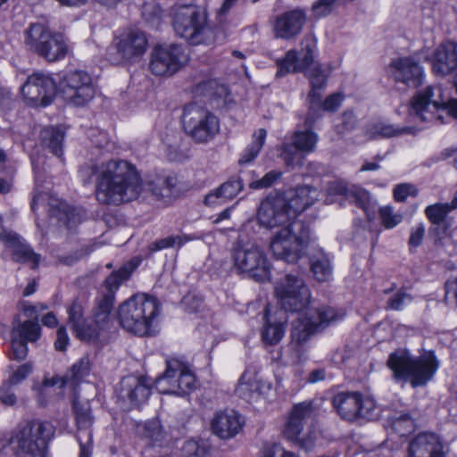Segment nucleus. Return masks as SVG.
Listing matches in <instances>:
<instances>
[{
  "instance_id": "nucleus-33",
  "label": "nucleus",
  "mask_w": 457,
  "mask_h": 457,
  "mask_svg": "<svg viewBox=\"0 0 457 457\" xmlns=\"http://www.w3.org/2000/svg\"><path fill=\"white\" fill-rule=\"evenodd\" d=\"M4 243L7 247L12 249L14 262L28 263L32 269L37 268L41 261V255L36 253L24 239L14 233L7 236V240Z\"/></svg>"
},
{
  "instance_id": "nucleus-51",
  "label": "nucleus",
  "mask_w": 457,
  "mask_h": 457,
  "mask_svg": "<svg viewBox=\"0 0 457 457\" xmlns=\"http://www.w3.org/2000/svg\"><path fill=\"white\" fill-rule=\"evenodd\" d=\"M452 210L446 203H436L428 205L424 213L430 223L446 222L445 219Z\"/></svg>"
},
{
  "instance_id": "nucleus-60",
  "label": "nucleus",
  "mask_w": 457,
  "mask_h": 457,
  "mask_svg": "<svg viewBox=\"0 0 457 457\" xmlns=\"http://www.w3.org/2000/svg\"><path fill=\"white\" fill-rule=\"evenodd\" d=\"M417 194L415 187L408 183L399 184L394 188V198L397 202H404L408 196H416Z\"/></svg>"
},
{
  "instance_id": "nucleus-20",
  "label": "nucleus",
  "mask_w": 457,
  "mask_h": 457,
  "mask_svg": "<svg viewBox=\"0 0 457 457\" xmlns=\"http://www.w3.org/2000/svg\"><path fill=\"white\" fill-rule=\"evenodd\" d=\"M64 97L74 105L88 103L95 96L90 75L83 71L67 72L60 82Z\"/></svg>"
},
{
  "instance_id": "nucleus-5",
  "label": "nucleus",
  "mask_w": 457,
  "mask_h": 457,
  "mask_svg": "<svg viewBox=\"0 0 457 457\" xmlns=\"http://www.w3.org/2000/svg\"><path fill=\"white\" fill-rule=\"evenodd\" d=\"M54 426L41 420H27L7 440H0V449L9 446L16 457H46L47 446L54 438Z\"/></svg>"
},
{
  "instance_id": "nucleus-55",
  "label": "nucleus",
  "mask_w": 457,
  "mask_h": 457,
  "mask_svg": "<svg viewBox=\"0 0 457 457\" xmlns=\"http://www.w3.org/2000/svg\"><path fill=\"white\" fill-rule=\"evenodd\" d=\"M449 228L448 222L431 223L428 235L436 245H443V241L451 237Z\"/></svg>"
},
{
  "instance_id": "nucleus-19",
  "label": "nucleus",
  "mask_w": 457,
  "mask_h": 457,
  "mask_svg": "<svg viewBox=\"0 0 457 457\" xmlns=\"http://www.w3.org/2000/svg\"><path fill=\"white\" fill-rule=\"evenodd\" d=\"M332 404L340 417L346 420L370 419L375 407L371 399L359 392H340L333 396Z\"/></svg>"
},
{
  "instance_id": "nucleus-22",
  "label": "nucleus",
  "mask_w": 457,
  "mask_h": 457,
  "mask_svg": "<svg viewBox=\"0 0 457 457\" xmlns=\"http://www.w3.org/2000/svg\"><path fill=\"white\" fill-rule=\"evenodd\" d=\"M113 44L118 56L110 57L112 62H134L140 59L145 53L147 38L143 31L137 29H130L117 36Z\"/></svg>"
},
{
  "instance_id": "nucleus-30",
  "label": "nucleus",
  "mask_w": 457,
  "mask_h": 457,
  "mask_svg": "<svg viewBox=\"0 0 457 457\" xmlns=\"http://www.w3.org/2000/svg\"><path fill=\"white\" fill-rule=\"evenodd\" d=\"M244 420L234 410L218 411L212 420V430L220 438L235 436L242 429Z\"/></svg>"
},
{
  "instance_id": "nucleus-28",
  "label": "nucleus",
  "mask_w": 457,
  "mask_h": 457,
  "mask_svg": "<svg viewBox=\"0 0 457 457\" xmlns=\"http://www.w3.org/2000/svg\"><path fill=\"white\" fill-rule=\"evenodd\" d=\"M270 389V384L262 380L257 372L245 370L238 379L235 394L251 403L264 395Z\"/></svg>"
},
{
  "instance_id": "nucleus-58",
  "label": "nucleus",
  "mask_w": 457,
  "mask_h": 457,
  "mask_svg": "<svg viewBox=\"0 0 457 457\" xmlns=\"http://www.w3.org/2000/svg\"><path fill=\"white\" fill-rule=\"evenodd\" d=\"M337 0H317L312 4V13L316 19L329 15L335 9Z\"/></svg>"
},
{
  "instance_id": "nucleus-13",
  "label": "nucleus",
  "mask_w": 457,
  "mask_h": 457,
  "mask_svg": "<svg viewBox=\"0 0 457 457\" xmlns=\"http://www.w3.org/2000/svg\"><path fill=\"white\" fill-rule=\"evenodd\" d=\"M188 60V54L181 45H157L150 54L149 70L155 76L170 77L180 71Z\"/></svg>"
},
{
  "instance_id": "nucleus-34",
  "label": "nucleus",
  "mask_w": 457,
  "mask_h": 457,
  "mask_svg": "<svg viewBox=\"0 0 457 457\" xmlns=\"http://www.w3.org/2000/svg\"><path fill=\"white\" fill-rule=\"evenodd\" d=\"M113 304L114 302L112 301V296H98L96 299L95 306L88 320V327L95 328L96 339L99 337L101 332L108 327Z\"/></svg>"
},
{
  "instance_id": "nucleus-43",
  "label": "nucleus",
  "mask_w": 457,
  "mask_h": 457,
  "mask_svg": "<svg viewBox=\"0 0 457 457\" xmlns=\"http://www.w3.org/2000/svg\"><path fill=\"white\" fill-rule=\"evenodd\" d=\"M204 236L202 234H183V235H176V236H169L167 237H163L153 242L149 245V249L152 252L161 251L162 249L170 248V247H181L186 243L193 241V240H203Z\"/></svg>"
},
{
  "instance_id": "nucleus-32",
  "label": "nucleus",
  "mask_w": 457,
  "mask_h": 457,
  "mask_svg": "<svg viewBox=\"0 0 457 457\" xmlns=\"http://www.w3.org/2000/svg\"><path fill=\"white\" fill-rule=\"evenodd\" d=\"M244 189L243 179L239 177L231 178L210 191L204 197V203L207 206L224 204L234 199Z\"/></svg>"
},
{
  "instance_id": "nucleus-31",
  "label": "nucleus",
  "mask_w": 457,
  "mask_h": 457,
  "mask_svg": "<svg viewBox=\"0 0 457 457\" xmlns=\"http://www.w3.org/2000/svg\"><path fill=\"white\" fill-rule=\"evenodd\" d=\"M287 201L288 209L295 220L318 200L319 191L310 186H300L282 194Z\"/></svg>"
},
{
  "instance_id": "nucleus-63",
  "label": "nucleus",
  "mask_w": 457,
  "mask_h": 457,
  "mask_svg": "<svg viewBox=\"0 0 457 457\" xmlns=\"http://www.w3.org/2000/svg\"><path fill=\"white\" fill-rule=\"evenodd\" d=\"M145 434L153 441L161 440L162 438V428L160 420H148L145 425Z\"/></svg>"
},
{
  "instance_id": "nucleus-64",
  "label": "nucleus",
  "mask_w": 457,
  "mask_h": 457,
  "mask_svg": "<svg viewBox=\"0 0 457 457\" xmlns=\"http://www.w3.org/2000/svg\"><path fill=\"white\" fill-rule=\"evenodd\" d=\"M262 457H296V455L287 451L280 445L273 444L263 448Z\"/></svg>"
},
{
  "instance_id": "nucleus-26",
  "label": "nucleus",
  "mask_w": 457,
  "mask_h": 457,
  "mask_svg": "<svg viewBox=\"0 0 457 457\" xmlns=\"http://www.w3.org/2000/svg\"><path fill=\"white\" fill-rule=\"evenodd\" d=\"M86 301L74 299L67 305L68 324L76 337L86 342L96 341L95 328L88 327V319L85 318Z\"/></svg>"
},
{
  "instance_id": "nucleus-29",
  "label": "nucleus",
  "mask_w": 457,
  "mask_h": 457,
  "mask_svg": "<svg viewBox=\"0 0 457 457\" xmlns=\"http://www.w3.org/2000/svg\"><path fill=\"white\" fill-rule=\"evenodd\" d=\"M409 457H445L443 444L435 433H420L408 447Z\"/></svg>"
},
{
  "instance_id": "nucleus-40",
  "label": "nucleus",
  "mask_w": 457,
  "mask_h": 457,
  "mask_svg": "<svg viewBox=\"0 0 457 457\" xmlns=\"http://www.w3.org/2000/svg\"><path fill=\"white\" fill-rule=\"evenodd\" d=\"M311 270L317 281H328L333 272L329 256L323 251L312 255L311 258Z\"/></svg>"
},
{
  "instance_id": "nucleus-48",
  "label": "nucleus",
  "mask_w": 457,
  "mask_h": 457,
  "mask_svg": "<svg viewBox=\"0 0 457 457\" xmlns=\"http://www.w3.org/2000/svg\"><path fill=\"white\" fill-rule=\"evenodd\" d=\"M182 457H210L211 445L206 440L186 441L181 447Z\"/></svg>"
},
{
  "instance_id": "nucleus-12",
  "label": "nucleus",
  "mask_w": 457,
  "mask_h": 457,
  "mask_svg": "<svg viewBox=\"0 0 457 457\" xmlns=\"http://www.w3.org/2000/svg\"><path fill=\"white\" fill-rule=\"evenodd\" d=\"M275 293L286 312H301L311 303V292L303 278L286 275L275 287Z\"/></svg>"
},
{
  "instance_id": "nucleus-37",
  "label": "nucleus",
  "mask_w": 457,
  "mask_h": 457,
  "mask_svg": "<svg viewBox=\"0 0 457 457\" xmlns=\"http://www.w3.org/2000/svg\"><path fill=\"white\" fill-rule=\"evenodd\" d=\"M344 100V96L341 93H334L328 96L324 100L320 99V104L317 112H312L311 104H308V112L306 114L304 123L308 127H313L317 120L322 117L323 112H335L337 111Z\"/></svg>"
},
{
  "instance_id": "nucleus-57",
  "label": "nucleus",
  "mask_w": 457,
  "mask_h": 457,
  "mask_svg": "<svg viewBox=\"0 0 457 457\" xmlns=\"http://www.w3.org/2000/svg\"><path fill=\"white\" fill-rule=\"evenodd\" d=\"M411 295L399 290L391 295L386 301V308L394 311H401L412 301Z\"/></svg>"
},
{
  "instance_id": "nucleus-50",
  "label": "nucleus",
  "mask_w": 457,
  "mask_h": 457,
  "mask_svg": "<svg viewBox=\"0 0 457 457\" xmlns=\"http://www.w3.org/2000/svg\"><path fill=\"white\" fill-rule=\"evenodd\" d=\"M21 339L28 342H36L41 336V328L37 320H26L12 331Z\"/></svg>"
},
{
  "instance_id": "nucleus-10",
  "label": "nucleus",
  "mask_w": 457,
  "mask_h": 457,
  "mask_svg": "<svg viewBox=\"0 0 457 457\" xmlns=\"http://www.w3.org/2000/svg\"><path fill=\"white\" fill-rule=\"evenodd\" d=\"M231 260L237 274H246L256 281L270 278V261L262 248L255 243H236L231 250Z\"/></svg>"
},
{
  "instance_id": "nucleus-39",
  "label": "nucleus",
  "mask_w": 457,
  "mask_h": 457,
  "mask_svg": "<svg viewBox=\"0 0 457 457\" xmlns=\"http://www.w3.org/2000/svg\"><path fill=\"white\" fill-rule=\"evenodd\" d=\"M318 329L342 320L343 314L329 306L308 309L305 312Z\"/></svg>"
},
{
  "instance_id": "nucleus-24",
  "label": "nucleus",
  "mask_w": 457,
  "mask_h": 457,
  "mask_svg": "<svg viewBox=\"0 0 457 457\" xmlns=\"http://www.w3.org/2000/svg\"><path fill=\"white\" fill-rule=\"evenodd\" d=\"M432 71L440 76L453 75L457 79V43L442 42L431 56ZM457 92V80L454 82Z\"/></svg>"
},
{
  "instance_id": "nucleus-25",
  "label": "nucleus",
  "mask_w": 457,
  "mask_h": 457,
  "mask_svg": "<svg viewBox=\"0 0 457 457\" xmlns=\"http://www.w3.org/2000/svg\"><path fill=\"white\" fill-rule=\"evenodd\" d=\"M116 390L121 401L136 407L145 403L150 396L151 384L145 377L128 376L121 379Z\"/></svg>"
},
{
  "instance_id": "nucleus-52",
  "label": "nucleus",
  "mask_w": 457,
  "mask_h": 457,
  "mask_svg": "<svg viewBox=\"0 0 457 457\" xmlns=\"http://www.w3.org/2000/svg\"><path fill=\"white\" fill-rule=\"evenodd\" d=\"M162 10L156 2L145 3L142 6V17L152 27H157L162 20Z\"/></svg>"
},
{
  "instance_id": "nucleus-53",
  "label": "nucleus",
  "mask_w": 457,
  "mask_h": 457,
  "mask_svg": "<svg viewBox=\"0 0 457 457\" xmlns=\"http://www.w3.org/2000/svg\"><path fill=\"white\" fill-rule=\"evenodd\" d=\"M379 217L383 227L391 229L403 221V214L395 212L391 206H384L379 209Z\"/></svg>"
},
{
  "instance_id": "nucleus-49",
  "label": "nucleus",
  "mask_w": 457,
  "mask_h": 457,
  "mask_svg": "<svg viewBox=\"0 0 457 457\" xmlns=\"http://www.w3.org/2000/svg\"><path fill=\"white\" fill-rule=\"evenodd\" d=\"M90 371L91 363L88 356L81 357L71 366L67 374L69 383H71L72 386H77L90 374Z\"/></svg>"
},
{
  "instance_id": "nucleus-18",
  "label": "nucleus",
  "mask_w": 457,
  "mask_h": 457,
  "mask_svg": "<svg viewBox=\"0 0 457 457\" xmlns=\"http://www.w3.org/2000/svg\"><path fill=\"white\" fill-rule=\"evenodd\" d=\"M388 78L395 85L406 88H417L423 84L425 74L420 60L414 56L397 57L391 60L386 68Z\"/></svg>"
},
{
  "instance_id": "nucleus-23",
  "label": "nucleus",
  "mask_w": 457,
  "mask_h": 457,
  "mask_svg": "<svg viewBox=\"0 0 457 457\" xmlns=\"http://www.w3.org/2000/svg\"><path fill=\"white\" fill-rule=\"evenodd\" d=\"M73 412L77 426V440L79 445V457H91L93 445L94 417L88 402L73 400Z\"/></svg>"
},
{
  "instance_id": "nucleus-7",
  "label": "nucleus",
  "mask_w": 457,
  "mask_h": 457,
  "mask_svg": "<svg viewBox=\"0 0 457 457\" xmlns=\"http://www.w3.org/2000/svg\"><path fill=\"white\" fill-rule=\"evenodd\" d=\"M410 113L420 121L445 123V118L457 119V99L445 96L439 86H428L413 97Z\"/></svg>"
},
{
  "instance_id": "nucleus-11",
  "label": "nucleus",
  "mask_w": 457,
  "mask_h": 457,
  "mask_svg": "<svg viewBox=\"0 0 457 457\" xmlns=\"http://www.w3.org/2000/svg\"><path fill=\"white\" fill-rule=\"evenodd\" d=\"M181 121L185 132L197 143L209 142L220 131L217 116L196 103L184 107Z\"/></svg>"
},
{
  "instance_id": "nucleus-27",
  "label": "nucleus",
  "mask_w": 457,
  "mask_h": 457,
  "mask_svg": "<svg viewBox=\"0 0 457 457\" xmlns=\"http://www.w3.org/2000/svg\"><path fill=\"white\" fill-rule=\"evenodd\" d=\"M306 21V14L303 10L296 8L282 12L275 18L273 32L277 38L289 40L296 37L302 31Z\"/></svg>"
},
{
  "instance_id": "nucleus-46",
  "label": "nucleus",
  "mask_w": 457,
  "mask_h": 457,
  "mask_svg": "<svg viewBox=\"0 0 457 457\" xmlns=\"http://www.w3.org/2000/svg\"><path fill=\"white\" fill-rule=\"evenodd\" d=\"M51 214L56 216L69 228L75 227L81 220L80 211L62 202L59 204L57 209H52Z\"/></svg>"
},
{
  "instance_id": "nucleus-2",
  "label": "nucleus",
  "mask_w": 457,
  "mask_h": 457,
  "mask_svg": "<svg viewBox=\"0 0 457 457\" xmlns=\"http://www.w3.org/2000/svg\"><path fill=\"white\" fill-rule=\"evenodd\" d=\"M391 378L403 387L408 382L413 388L426 386L436 374L439 362L433 351L413 356L406 349H396L386 361Z\"/></svg>"
},
{
  "instance_id": "nucleus-62",
  "label": "nucleus",
  "mask_w": 457,
  "mask_h": 457,
  "mask_svg": "<svg viewBox=\"0 0 457 457\" xmlns=\"http://www.w3.org/2000/svg\"><path fill=\"white\" fill-rule=\"evenodd\" d=\"M33 367L30 363H24L21 365L6 380L13 386L19 385L21 381L26 379L32 372Z\"/></svg>"
},
{
  "instance_id": "nucleus-4",
  "label": "nucleus",
  "mask_w": 457,
  "mask_h": 457,
  "mask_svg": "<svg viewBox=\"0 0 457 457\" xmlns=\"http://www.w3.org/2000/svg\"><path fill=\"white\" fill-rule=\"evenodd\" d=\"M161 313L159 301L145 294H136L118 308L120 326L138 337L154 336L157 332V317Z\"/></svg>"
},
{
  "instance_id": "nucleus-15",
  "label": "nucleus",
  "mask_w": 457,
  "mask_h": 457,
  "mask_svg": "<svg viewBox=\"0 0 457 457\" xmlns=\"http://www.w3.org/2000/svg\"><path fill=\"white\" fill-rule=\"evenodd\" d=\"M304 129H296L280 146V157L288 168L301 167L304 163L305 155L316 150L319 136L312 128L304 124Z\"/></svg>"
},
{
  "instance_id": "nucleus-41",
  "label": "nucleus",
  "mask_w": 457,
  "mask_h": 457,
  "mask_svg": "<svg viewBox=\"0 0 457 457\" xmlns=\"http://www.w3.org/2000/svg\"><path fill=\"white\" fill-rule=\"evenodd\" d=\"M394 433L399 436H405L411 434L415 428L414 420L409 412L395 411L392 413L386 420Z\"/></svg>"
},
{
  "instance_id": "nucleus-35",
  "label": "nucleus",
  "mask_w": 457,
  "mask_h": 457,
  "mask_svg": "<svg viewBox=\"0 0 457 457\" xmlns=\"http://www.w3.org/2000/svg\"><path fill=\"white\" fill-rule=\"evenodd\" d=\"M285 318H277L270 315L269 306L264 311V324L262 329V339L263 343L273 345L280 342L285 335Z\"/></svg>"
},
{
  "instance_id": "nucleus-14",
  "label": "nucleus",
  "mask_w": 457,
  "mask_h": 457,
  "mask_svg": "<svg viewBox=\"0 0 457 457\" xmlns=\"http://www.w3.org/2000/svg\"><path fill=\"white\" fill-rule=\"evenodd\" d=\"M314 417V408L310 402H303L295 404L289 414L284 429L285 436L298 445V446L309 452L315 446L316 436L313 432H309L306 436L300 437L303 428L309 426Z\"/></svg>"
},
{
  "instance_id": "nucleus-38",
  "label": "nucleus",
  "mask_w": 457,
  "mask_h": 457,
  "mask_svg": "<svg viewBox=\"0 0 457 457\" xmlns=\"http://www.w3.org/2000/svg\"><path fill=\"white\" fill-rule=\"evenodd\" d=\"M41 145L57 157L62 155L64 131L57 127H46L40 132Z\"/></svg>"
},
{
  "instance_id": "nucleus-45",
  "label": "nucleus",
  "mask_w": 457,
  "mask_h": 457,
  "mask_svg": "<svg viewBox=\"0 0 457 457\" xmlns=\"http://www.w3.org/2000/svg\"><path fill=\"white\" fill-rule=\"evenodd\" d=\"M267 131L264 129H259L253 135V142L245 149L238 162L239 164H247L253 162L262 148Z\"/></svg>"
},
{
  "instance_id": "nucleus-8",
  "label": "nucleus",
  "mask_w": 457,
  "mask_h": 457,
  "mask_svg": "<svg viewBox=\"0 0 457 457\" xmlns=\"http://www.w3.org/2000/svg\"><path fill=\"white\" fill-rule=\"evenodd\" d=\"M310 240V228L303 221L278 229L270 237V250L274 258L295 263L304 253Z\"/></svg>"
},
{
  "instance_id": "nucleus-9",
  "label": "nucleus",
  "mask_w": 457,
  "mask_h": 457,
  "mask_svg": "<svg viewBox=\"0 0 457 457\" xmlns=\"http://www.w3.org/2000/svg\"><path fill=\"white\" fill-rule=\"evenodd\" d=\"M24 43L28 50L51 62L65 58L69 52L64 37L42 23L29 25L24 33Z\"/></svg>"
},
{
  "instance_id": "nucleus-59",
  "label": "nucleus",
  "mask_w": 457,
  "mask_h": 457,
  "mask_svg": "<svg viewBox=\"0 0 457 457\" xmlns=\"http://www.w3.org/2000/svg\"><path fill=\"white\" fill-rule=\"evenodd\" d=\"M425 233L426 228L422 222L411 228L410 237L408 240V246L411 252L416 250L422 244Z\"/></svg>"
},
{
  "instance_id": "nucleus-56",
  "label": "nucleus",
  "mask_w": 457,
  "mask_h": 457,
  "mask_svg": "<svg viewBox=\"0 0 457 457\" xmlns=\"http://www.w3.org/2000/svg\"><path fill=\"white\" fill-rule=\"evenodd\" d=\"M282 177L279 170H270L267 172L262 179L253 180L249 183V187L253 190H260L269 188L273 186Z\"/></svg>"
},
{
  "instance_id": "nucleus-17",
  "label": "nucleus",
  "mask_w": 457,
  "mask_h": 457,
  "mask_svg": "<svg viewBox=\"0 0 457 457\" xmlns=\"http://www.w3.org/2000/svg\"><path fill=\"white\" fill-rule=\"evenodd\" d=\"M257 220L260 226L269 229H279L300 221L293 218L287 199L278 193L269 195L261 203Z\"/></svg>"
},
{
  "instance_id": "nucleus-16",
  "label": "nucleus",
  "mask_w": 457,
  "mask_h": 457,
  "mask_svg": "<svg viewBox=\"0 0 457 457\" xmlns=\"http://www.w3.org/2000/svg\"><path fill=\"white\" fill-rule=\"evenodd\" d=\"M161 394L185 395L195 388V375L181 362L167 361L164 374L155 380Z\"/></svg>"
},
{
  "instance_id": "nucleus-42",
  "label": "nucleus",
  "mask_w": 457,
  "mask_h": 457,
  "mask_svg": "<svg viewBox=\"0 0 457 457\" xmlns=\"http://www.w3.org/2000/svg\"><path fill=\"white\" fill-rule=\"evenodd\" d=\"M132 270L128 268L127 266H123L120 268L118 270L112 272L104 282V291L101 293L99 296L107 297L112 296V301L115 300V293L120 287V285L126 281L130 274Z\"/></svg>"
},
{
  "instance_id": "nucleus-44",
  "label": "nucleus",
  "mask_w": 457,
  "mask_h": 457,
  "mask_svg": "<svg viewBox=\"0 0 457 457\" xmlns=\"http://www.w3.org/2000/svg\"><path fill=\"white\" fill-rule=\"evenodd\" d=\"M410 131L411 128L409 127H397L386 121H377L369 127L368 135L370 138L392 137Z\"/></svg>"
},
{
  "instance_id": "nucleus-21",
  "label": "nucleus",
  "mask_w": 457,
  "mask_h": 457,
  "mask_svg": "<svg viewBox=\"0 0 457 457\" xmlns=\"http://www.w3.org/2000/svg\"><path fill=\"white\" fill-rule=\"evenodd\" d=\"M55 82L47 74L35 72L29 76L21 87V93L31 106H46L55 95Z\"/></svg>"
},
{
  "instance_id": "nucleus-47",
  "label": "nucleus",
  "mask_w": 457,
  "mask_h": 457,
  "mask_svg": "<svg viewBox=\"0 0 457 457\" xmlns=\"http://www.w3.org/2000/svg\"><path fill=\"white\" fill-rule=\"evenodd\" d=\"M178 184V179L175 176H166L158 178L151 184L152 194L157 199L170 197Z\"/></svg>"
},
{
  "instance_id": "nucleus-6",
  "label": "nucleus",
  "mask_w": 457,
  "mask_h": 457,
  "mask_svg": "<svg viewBox=\"0 0 457 457\" xmlns=\"http://www.w3.org/2000/svg\"><path fill=\"white\" fill-rule=\"evenodd\" d=\"M171 15L176 35L190 45H209L215 41V32L208 24L206 13L196 5L176 6Z\"/></svg>"
},
{
  "instance_id": "nucleus-3",
  "label": "nucleus",
  "mask_w": 457,
  "mask_h": 457,
  "mask_svg": "<svg viewBox=\"0 0 457 457\" xmlns=\"http://www.w3.org/2000/svg\"><path fill=\"white\" fill-rule=\"evenodd\" d=\"M312 62L313 47L311 44H307L299 54L295 50H289L284 58L277 61L278 71L276 76L282 77L290 72L306 71L311 87L306 101L308 104H311L312 112L315 113L327 88L330 71L321 64H316L309 68Z\"/></svg>"
},
{
  "instance_id": "nucleus-54",
  "label": "nucleus",
  "mask_w": 457,
  "mask_h": 457,
  "mask_svg": "<svg viewBox=\"0 0 457 457\" xmlns=\"http://www.w3.org/2000/svg\"><path fill=\"white\" fill-rule=\"evenodd\" d=\"M347 200L351 203H354L368 214L370 203V195L368 191L353 186L351 187V191L348 193Z\"/></svg>"
},
{
  "instance_id": "nucleus-61",
  "label": "nucleus",
  "mask_w": 457,
  "mask_h": 457,
  "mask_svg": "<svg viewBox=\"0 0 457 457\" xmlns=\"http://www.w3.org/2000/svg\"><path fill=\"white\" fill-rule=\"evenodd\" d=\"M14 386L8 381H4L0 386V401L3 404L12 406L17 402V397L12 390Z\"/></svg>"
},
{
  "instance_id": "nucleus-1",
  "label": "nucleus",
  "mask_w": 457,
  "mask_h": 457,
  "mask_svg": "<svg viewBox=\"0 0 457 457\" xmlns=\"http://www.w3.org/2000/svg\"><path fill=\"white\" fill-rule=\"evenodd\" d=\"M81 176L94 177L96 200L105 205L119 206L139 197L143 180L137 167L121 159L92 164L80 170Z\"/></svg>"
},
{
  "instance_id": "nucleus-36",
  "label": "nucleus",
  "mask_w": 457,
  "mask_h": 457,
  "mask_svg": "<svg viewBox=\"0 0 457 457\" xmlns=\"http://www.w3.org/2000/svg\"><path fill=\"white\" fill-rule=\"evenodd\" d=\"M316 330L319 329L312 324L309 316L306 313L301 314L292 323V345H295L296 347L301 346Z\"/></svg>"
}]
</instances>
